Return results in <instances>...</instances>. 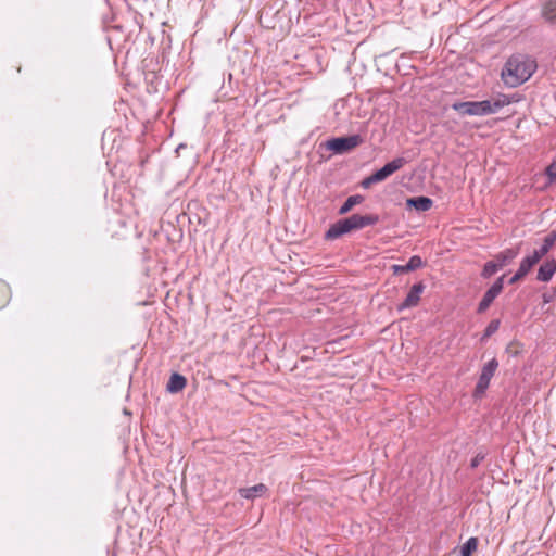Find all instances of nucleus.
<instances>
[{"label":"nucleus","instance_id":"22","mask_svg":"<svg viewBox=\"0 0 556 556\" xmlns=\"http://www.w3.org/2000/svg\"><path fill=\"white\" fill-rule=\"evenodd\" d=\"M380 182L378 177H376V174H371L370 176L364 178L361 182V186L365 189L370 188L374 184Z\"/></svg>","mask_w":556,"mask_h":556},{"label":"nucleus","instance_id":"8","mask_svg":"<svg viewBox=\"0 0 556 556\" xmlns=\"http://www.w3.org/2000/svg\"><path fill=\"white\" fill-rule=\"evenodd\" d=\"M406 163L407 161L404 157H396L391 162L387 163L380 169L376 170V177H378L380 181H383L389 176L401 169Z\"/></svg>","mask_w":556,"mask_h":556},{"label":"nucleus","instance_id":"12","mask_svg":"<svg viewBox=\"0 0 556 556\" xmlns=\"http://www.w3.org/2000/svg\"><path fill=\"white\" fill-rule=\"evenodd\" d=\"M267 492V486L264 483H258L250 488L239 489V494L247 500H254L263 496Z\"/></svg>","mask_w":556,"mask_h":556},{"label":"nucleus","instance_id":"15","mask_svg":"<svg viewBox=\"0 0 556 556\" xmlns=\"http://www.w3.org/2000/svg\"><path fill=\"white\" fill-rule=\"evenodd\" d=\"M518 254V249H506L495 256V262L496 264H501V268H503L505 265L509 264L514 258H516Z\"/></svg>","mask_w":556,"mask_h":556},{"label":"nucleus","instance_id":"16","mask_svg":"<svg viewBox=\"0 0 556 556\" xmlns=\"http://www.w3.org/2000/svg\"><path fill=\"white\" fill-rule=\"evenodd\" d=\"M540 260L539 255L533 252L531 255L522 258L518 270L526 276Z\"/></svg>","mask_w":556,"mask_h":556},{"label":"nucleus","instance_id":"5","mask_svg":"<svg viewBox=\"0 0 556 556\" xmlns=\"http://www.w3.org/2000/svg\"><path fill=\"white\" fill-rule=\"evenodd\" d=\"M497 367L498 362L496 361V358H492L486 364H484L476 386V393L483 394L485 392Z\"/></svg>","mask_w":556,"mask_h":556},{"label":"nucleus","instance_id":"24","mask_svg":"<svg viewBox=\"0 0 556 556\" xmlns=\"http://www.w3.org/2000/svg\"><path fill=\"white\" fill-rule=\"evenodd\" d=\"M8 301V288L0 282V307L3 306Z\"/></svg>","mask_w":556,"mask_h":556},{"label":"nucleus","instance_id":"18","mask_svg":"<svg viewBox=\"0 0 556 556\" xmlns=\"http://www.w3.org/2000/svg\"><path fill=\"white\" fill-rule=\"evenodd\" d=\"M542 15L549 22L556 20V0H548L543 4Z\"/></svg>","mask_w":556,"mask_h":556},{"label":"nucleus","instance_id":"25","mask_svg":"<svg viewBox=\"0 0 556 556\" xmlns=\"http://www.w3.org/2000/svg\"><path fill=\"white\" fill-rule=\"evenodd\" d=\"M484 454L482 453H478L470 462V467L471 468H477L481 462L484 459Z\"/></svg>","mask_w":556,"mask_h":556},{"label":"nucleus","instance_id":"14","mask_svg":"<svg viewBox=\"0 0 556 556\" xmlns=\"http://www.w3.org/2000/svg\"><path fill=\"white\" fill-rule=\"evenodd\" d=\"M556 242V230H552L544 239L542 245L533 252L539 255L540 258L544 257L555 245Z\"/></svg>","mask_w":556,"mask_h":556},{"label":"nucleus","instance_id":"2","mask_svg":"<svg viewBox=\"0 0 556 556\" xmlns=\"http://www.w3.org/2000/svg\"><path fill=\"white\" fill-rule=\"evenodd\" d=\"M510 103L509 99L505 94H500L494 101H466L455 102L452 104V109L463 115L470 116H485L498 112L505 105Z\"/></svg>","mask_w":556,"mask_h":556},{"label":"nucleus","instance_id":"4","mask_svg":"<svg viewBox=\"0 0 556 556\" xmlns=\"http://www.w3.org/2000/svg\"><path fill=\"white\" fill-rule=\"evenodd\" d=\"M363 142L359 135L332 138L327 141V148L336 154H343L358 147Z\"/></svg>","mask_w":556,"mask_h":556},{"label":"nucleus","instance_id":"6","mask_svg":"<svg viewBox=\"0 0 556 556\" xmlns=\"http://www.w3.org/2000/svg\"><path fill=\"white\" fill-rule=\"evenodd\" d=\"M504 278L505 276L498 277L495 282L486 290L484 293L482 300L480 301L478 305V312L482 313L486 311L492 302L495 300V298L502 292L504 287Z\"/></svg>","mask_w":556,"mask_h":556},{"label":"nucleus","instance_id":"13","mask_svg":"<svg viewBox=\"0 0 556 556\" xmlns=\"http://www.w3.org/2000/svg\"><path fill=\"white\" fill-rule=\"evenodd\" d=\"M187 384V379L177 372L170 375L169 380L166 386V390L169 393H178L184 390Z\"/></svg>","mask_w":556,"mask_h":556},{"label":"nucleus","instance_id":"11","mask_svg":"<svg viewBox=\"0 0 556 556\" xmlns=\"http://www.w3.org/2000/svg\"><path fill=\"white\" fill-rule=\"evenodd\" d=\"M422 265H424V263H422L421 257L418 256V255H413L408 260L407 264H405V265H393L392 269H393L394 274H403V273H408V271H413L415 269H418Z\"/></svg>","mask_w":556,"mask_h":556},{"label":"nucleus","instance_id":"20","mask_svg":"<svg viewBox=\"0 0 556 556\" xmlns=\"http://www.w3.org/2000/svg\"><path fill=\"white\" fill-rule=\"evenodd\" d=\"M500 269H501V264H496L495 261L486 262L483 266L481 276L483 278H490L492 275H494Z\"/></svg>","mask_w":556,"mask_h":556},{"label":"nucleus","instance_id":"10","mask_svg":"<svg viewBox=\"0 0 556 556\" xmlns=\"http://www.w3.org/2000/svg\"><path fill=\"white\" fill-rule=\"evenodd\" d=\"M433 201L428 197H415L406 200L408 207H414L418 212H426L432 207Z\"/></svg>","mask_w":556,"mask_h":556},{"label":"nucleus","instance_id":"9","mask_svg":"<svg viewBox=\"0 0 556 556\" xmlns=\"http://www.w3.org/2000/svg\"><path fill=\"white\" fill-rule=\"evenodd\" d=\"M556 273V258L546 260L538 269L536 279L541 282H548Z\"/></svg>","mask_w":556,"mask_h":556},{"label":"nucleus","instance_id":"17","mask_svg":"<svg viewBox=\"0 0 556 556\" xmlns=\"http://www.w3.org/2000/svg\"><path fill=\"white\" fill-rule=\"evenodd\" d=\"M364 201V197L361 194H355L349 197L342 206L339 208V214L344 215L349 213L355 205L361 204Z\"/></svg>","mask_w":556,"mask_h":556},{"label":"nucleus","instance_id":"21","mask_svg":"<svg viewBox=\"0 0 556 556\" xmlns=\"http://www.w3.org/2000/svg\"><path fill=\"white\" fill-rule=\"evenodd\" d=\"M498 327H500V320L490 321V324L486 326V328L484 330L483 338L491 337L493 333H495L497 331Z\"/></svg>","mask_w":556,"mask_h":556},{"label":"nucleus","instance_id":"1","mask_svg":"<svg viewBox=\"0 0 556 556\" xmlns=\"http://www.w3.org/2000/svg\"><path fill=\"white\" fill-rule=\"evenodd\" d=\"M536 61L527 54H514L502 70V79L508 87L515 88L526 83L536 71Z\"/></svg>","mask_w":556,"mask_h":556},{"label":"nucleus","instance_id":"23","mask_svg":"<svg viewBox=\"0 0 556 556\" xmlns=\"http://www.w3.org/2000/svg\"><path fill=\"white\" fill-rule=\"evenodd\" d=\"M551 181H556V160L545 170Z\"/></svg>","mask_w":556,"mask_h":556},{"label":"nucleus","instance_id":"26","mask_svg":"<svg viewBox=\"0 0 556 556\" xmlns=\"http://www.w3.org/2000/svg\"><path fill=\"white\" fill-rule=\"evenodd\" d=\"M523 277H525V275L521 274L519 270H517L516 274L509 279V283L514 285L517 281H519L520 279H522Z\"/></svg>","mask_w":556,"mask_h":556},{"label":"nucleus","instance_id":"3","mask_svg":"<svg viewBox=\"0 0 556 556\" xmlns=\"http://www.w3.org/2000/svg\"><path fill=\"white\" fill-rule=\"evenodd\" d=\"M379 222V216L375 214L370 215H358L353 214L348 218L340 219L332 224L327 230L325 237L328 240H334L341 236L351 232L352 230H358L367 226H374Z\"/></svg>","mask_w":556,"mask_h":556},{"label":"nucleus","instance_id":"19","mask_svg":"<svg viewBox=\"0 0 556 556\" xmlns=\"http://www.w3.org/2000/svg\"><path fill=\"white\" fill-rule=\"evenodd\" d=\"M478 539H468L460 547V556H471L472 552L477 549Z\"/></svg>","mask_w":556,"mask_h":556},{"label":"nucleus","instance_id":"7","mask_svg":"<svg viewBox=\"0 0 556 556\" xmlns=\"http://www.w3.org/2000/svg\"><path fill=\"white\" fill-rule=\"evenodd\" d=\"M425 288L426 287L421 281L413 285L405 300L399 305V311L417 306L420 301V295L424 292Z\"/></svg>","mask_w":556,"mask_h":556}]
</instances>
